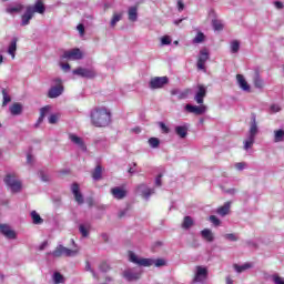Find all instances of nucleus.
Wrapping results in <instances>:
<instances>
[{"label":"nucleus","mask_w":284,"mask_h":284,"mask_svg":"<svg viewBox=\"0 0 284 284\" xmlns=\"http://www.w3.org/2000/svg\"><path fill=\"white\" fill-rule=\"evenodd\" d=\"M48 112H50V106H43L40 109V116L36 122L34 128H39V125L43 123V119H45V114H48Z\"/></svg>","instance_id":"obj_26"},{"label":"nucleus","mask_w":284,"mask_h":284,"mask_svg":"<svg viewBox=\"0 0 284 284\" xmlns=\"http://www.w3.org/2000/svg\"><path fill=\"white\" fill-rule=\"evenodd\" d=\"M149 145L150 148L156 149L159 145H161V140H159V138H150Z\"/></svg>","instance_id":"obj_43"},{"label":"nucleus","mask_w":284,"mask_h":284,"mask_svg":"<svg viewBox=\"0 0 284 284\" xmlns=\"http://www.w3.org/2000/svg\"><path fill=\"white\" fill-rule=\"evenodd\" d=\"M209 17H211V19H216V11H214V9H211L209 12Z\"/></svg>","instance_id":"obj_64"},{"label":"nucleus","mask_w":284,"mask_h":284,"mask_svg":"<svg viewBox=\"0 0 284 284\" xmlns=\"http://www.w3.org/2000/svg\"><path fill=\"white\" fill-rule=\"evenodd\" d=\"M201 236L204 239V241H207L209 243H213L214 241V233H212V230L204 229L201 231Z\"/></svg>","instance_id":"obj_27"},{"label":"nucleus","mask_w":284,"mask_h":284,"mask_svg":"<svg viewBox=\"0 0 284 284\" xmlns=\"http://www.w3.org/2000/svg\"><path fill=\"white\" fill-rule=\"evenodd\" d=\"M17 38H13L8 47V54H10V57H12V59H14L16 54H17Z\"/></svg>","instance_id":"obj_28"},{"label":"nucleus","mask_w":284,"mask_h":284,"mask_svg":"<svg viewBox=\"0 0 284 284\" xmlns=\"http://www.w3.org/2000/svg\"><path fill=\"white\" fill-rule=\"evenodd\" d=\"M233 267H234L235 272H237V274H241V273L245 272V270H251L252 263H244L242 265L234 264Z\"/></svg>","instance_id":"obj_32"},{"label":"nucleus","mask_w":284,"mask_h":284,"mask_svg":"<svg viewBox=\"0 0 284 284\" xmlns=\"http://www.w3.org/2000/svg\"><path fill=\"white\" fill-rule=\"evenodd\" d=\"M139 265L141 267H152V265H154V260H152V258H140Z\"/></svg>","instance_id":"obj_39"},{"label":"nucleus","mask_w":284,"mask_h":284,"mask_svg":"<svg viewBox=\"0 0 284 284\" xmlns=\"http://www.w3.org/2000/svg\"><path fill=\"white\" fill-rule=\"evenodd\" d=\"M187 130L189 125H176L175 126V134L179 135L180 139H186L187 138Z\"/></svg>","instance_id":"obj_22"},{"label":"nucleus","mask_w":284,"mask_h":284,"mask_svg":"<svg viewBox=\"0 0 284 284\" xmlns=\"http://www.w3.org/2000/svg\"><path fill=\"white\" fill-rule=\"evenodd\" d=\"M79 232L80 234H82L83 239H88V236L90 235V231L83 224H80Z\"/></svg>","instance_id":"obj_46"},{"label":"nucleus","mask_w":284,"mask_h":284,"mask_svg":"<svg viewBox=\"0 0 284 284\" xmlns=\"http://www.w3.org/2000/svg\"><path fill=\"white\" fill-rule=\"evenodd\" d=\"M49 254H52L54 258H61V256L72 257L79 254V250H70L63 245H58L55 250Z\"/></svg>","instance_id":"obj_4"},{"label":"nucleus","mask_w":284,"mask_h":284,"mask_svg":"<svg viewBox=\"0 0 284 284\" xmlns=\"http://www.w3.org/2000/svg\"><path fill=\"white\" fill-rule=\"evenodd\" d=\"M21 10H23V4L17 3L14 7H7L6 12L8 14H16L21 12Z\"/></svg>","instance_id":"obj_31"},{"label":"nucleus","mask_w":284,"mask_h":284,"mask_svg":"<svg viewBox=\"0 0 284 284\" xmlns=\"http://www.w3.org/2000/svg\"><path fill=\"white\" fill-rule=\"evenodd\" d=\"M141 274H143V270L141 266H136L124 270L122 276L125 278V281L132 283V281H139V278H141Z\"/></svg>","instance_id":"obj_5"},{"label":"nucleus","mask_w":284,"mask_h":284,"mask_svg":"<svg viewBox=\"0 0 284 284\" xmlns=\"http://www.w3.org/2000/svg\"><path fill=\"white\" fill-rule=\"evenodd\" d=\"M33 14H45V4L43 3L42 0H37L33 6H28L27 7Z\"/></svg>","instance_id":"obj_15"},{"label":"nucleus","mask_w":284,"mask_h":284,"mask_svg":"<svg viewBox=\"0 0 284 284\" xmlns=\"http://www.w3.org/2000/svg\"><path fill=\"white\" fill-rule=\"evenodd\" d=\"M30 216L32 219L33 225H41L43 223V220L41 219V215H39L37 211H32L30 213Z\"/></svg>","instance_id":"obj_36"},{"label":"nucleus","mask_w":284,"mask_h":284,"mask_svg":"<svg viewBox=\"0 0 284 284\" xmlns=\"http://www.w3.org/2000/svg\"><path fill=\"white\" fill-rule=\"evenodd\" d=\"M271 278L274 284H284L283 277L278 276V274H273Z\"/></svg>","instance_id":"obj_52"},{"label":"nucleus","mask_w":284,"mask_h":284,"mask_svg":"<svg viewBox=\"0 0 284 284\" xmlns=\"http://www.w3.org/2000/svg\"><path fill=\"white\" fill-rule=\"evenodd\" d=\"M212 27H213V30L221 32V30H223L224 28L223 21L219 19H212Z\"/></svg>","instance_id":"obj_38"},{"label":"nucleus","mask_w":284,"mask_h":284,"mask_svg":"<svg viewBox=\"0 0 284 284\" xmlns=\"http://www.w3.org/2000/svg\"><path fill=\"white\" fill-rule=\"evenodd\" d=\"M61 68H62V70H64V72H69L70 64L69 63H61Z\"/></svg>","instance_id":"obj_63"},{"label":"nucleus","mask_w":284,"mask_h":284,"mask_svg":"<svg viewBox=\"0 0 284 284\" xmlns=\"http://www.w3.org/2000/svg\"><path fill=\"white\" fill-rule=\"evenodd\" d=\"M271 112H281V106L278 104L271 105Z\"/></svg>","instance_id":"obj_60"},{"label":"nucleus","mask_w":284,"mask_h":284,"mask_svg":"<svg viewBox=\"0 0 284 284\" xmlns=\"http://www.w3.org/2000/svg\"><path fill=\"white\" fill-rule=\"evenodd\" d=\"M61 59H67V61H81V59H83V52H81L79 48L67 50L61 55Z\"/></svg>","instance_id":"obj_8"},{"label":"nucleus","mask_w":284,"mask_h":284,"mask_svg":"<svg viewBox=\"0 0 284 284\" xmlns=\"http://www.w3.org/2000/svg\"><path fill=\"white\" fill-rule=\"evenodd\" d=\"M210 223H212L215 227L221 225V220L216 217V215H210L209 217Z\"/></svg>","instance_id":"obj_49"},{"label":"nucleus","mask_w":284,"mask_h":284,"mask_svg":"<svg viewBox=\"0 0 284 284\" xmlns=\"http://www.w3.org/2000/svg\"><path fill=\"white\" fill-rule=\"evenodd\" d=\"M0 234H3L6 239H10V240L17 239V233L12 231V229L8 224H0Z\"/></svg>","instance_id":"obj_17"},{"label":"nucleus","mask_w":284,"mask_h":284,"mask_svg":"<svg viewBox=\"0 0 284 284\" xmlns=\"http://www.w3.org/2000/svg\"><path fill=\"white\" fill-rule=\"evenodd\" d=\"M3 181L7 187H9V190L12 192V194H18V192H21V187H23L19 178H17V174L14 173H8L4 176Z\"/></svg>","instance_id":"obj_3"},{"label":"nucleus","mask_w":284,"mask_h":284,"mask_svg":"<svg viewBox=\"0 0 284 284\" xmlns=\"http://www.w3.org/2000/svg\"><path fill=\"white\" fill-rule=\"evenodd\" d=\"M235 168H236V170L242 172V170H245V168H247V163H245V162H237V163H235Z\"/></svg>","instance_id":"obj_56"},{"label":"nucleus","mask_w":284,"mask_h":284,"mask_svg":"<svg viewBox=\"0 0 284 284\" xmlns=\"http://www.w3.org/2000/svg\"><path fill=\"white\" fill-rule=\"evenodd\" d=\"M172 38L170 36H164L161 38V45H171Z\"/></svg>","instance_id":"obj_51"},{"label":"nucleus","mask_w":284,"mask_h":284,"mask_svg":"<svg viewBox=\"0 0 284 284\" xmlns=\"http://www.w3.org/2000/svg\"><path fill=\"white\" fill-rule=\"evenodd\" d=\"M210 60V51L207 49H202L200 51V57L197 59V70H205V63Z\"/></svg>","instance_id":"obj_11"},{"label":"nucleus","mask_w":284,"mask_h":284,"mask_svg":"<svg viewBox=\"0 0 284 284\" xmlns=\"http://www.w3.org/2000/svg\"><path fill=\"white\" fill-rule=\"evenodd\" d=\"M256 134H258V125L256 124V114H252L248 135L244 141V150H250L252 145H254V141H256Z\"/></svg>","instance_id":"obj_2"},{"label":"nucleus","mask_w":284,"mask_h":284,"mask_svg":"<svg viewBox=\"0 0 284 284\" xmlns=\"http://www.w3.org/2000/svg\"><path fill=\"white\" fill-rule=\"evenodd\" d=\"M230 207H232V202H225L223 206L216 210V214L220 216H227L230 214Z\"/></svg>","instance_id":"obj_23"},{"label":"nucleus","mask_w":284,"mask_h":284,"mask_svg":"<svg viewBox=\"0 0 284 284\" xmlns=\"http://www.w3.org/2000/svg\"><path fill=\"white\" fill-rule=\"evenodd\" d=\"M190 92H192V90H190V89H185L184 91H181L180 89L171 90L172 97L178 95L179 101H182V99H187V97H190Z\"/></svg>","instance_id":"obj_19"},{"label":"nucleus","mask_w":284,"mask_h":284,"mask_svg":"<svg viewBox=\"0 0 284 284\" xmlns=\"http://www.w3.org/2000/svg\"><path fill=\"white\" fill-rule=\"evenodd\" d=\"M284 141V130L278 129L274 131V143H283Z\"/></svg>","instance_id":"obj_33"},{"label":"nucleus","mask_w":284,"mask_h":284,"mask_svg":"<svg viewBox=\"0 0 284 284\" xmlns=\"http://www.w3.org/2000/svg\"><path fill=\"white\" fill-rule=\"evenodd\" d=\"M90 119L94 128H108L112 123V112L105 106H95L90 111Z\"/></svg>","instance_id":"obj_1"},{"label":"nucleus","mask_w":284,"mask_h":284,"mask_svg":"<svg viewBox=\"0 0 284 284\" xmlns=\"http://www.w3.org/2000/svg\"><path fill=\"white\" fill-rule=\"evenodd\" d=\"M111 194L113 199H116L118 201H121L128 196V191L121 186H115L111 189Z\"/></svg>","instance_id":"obj_18"},{"label":"nucleus","mask_w":284,"mask_h":284,"mask_svg":"<svg viewBox=\"0 0 284 284\" xmlns=\"http://www.w3.org/2000/svg\"><path fill=\"white\" fill-rule=\"evenodd\" d=\"M159 128L161 129L162 134H170V128L163 122H159Z\"/></svg>","instance_id":"obj_54"},{"label":"nucleus","mask_w":284,"mask_h":284,"mask_svg":"<svg viewBox=\"0 0 284 284\" xmlns=\"http://www.w3.org/2000/svg\"><path fill=\"white\" fill-rule=\"evenodd\" d=\"M161 179H163V173H160V174L155 178V185H158V187H161V185H162Z\"/></svg>","instance_id":"obj_58"},{"label":"nucleus","mask_w":284,"mask_h":284,"mask_svg":"<svg viewBox=\"0 0 284 284\" xmlns=\"http://www.w3.org/2000/svg\"><path fill=\"white\" fill-rule=\"evenodd\" d=\"M71 192H72L78 205H83L84 200H83V194H81V189L79 186V183H73L71 185Z\"/></svg>","instance_id":"obj_16"},{"label":"nucleus","mask_w":284,"mask_h":284,"mask_svg":"<svg viewBox=\"0 0 284 284\" xmlns=\"http://www.w3.org/2000/svg\"><path fill=\"white\" fill-rule=\"evenodd\" d=\"M99 270L100 272H110V264H108V262H102L100 265H99Z\"/></svg>","instance_id":"obj_53"},{"label":"nucleus","mask_w":284,"mask_h":284,"mask_svg":"<svg viewBox=\"0 0 284 284\" xmlns=\"http://www.w3.org/2000/svg\"><path fill=\"white\" fill-rule=\"evenodd\" d=\"M178 10L179 12H183L185 10V3H183V0H178Z\"/></svg>","instance_id":"obj_57"},{"label":"nucleus","mask_w":284,"mask_h":284,"mask_svg":"<svg viewBox=\"0 0 284 284\" xmlns=\"http://www.w3.org/2000/svg\"><path fill=\"white\" fill-rule=\"evenodd\" d=\"M70 139H71L72 143H74L75 145H79L80 149H82L83 151L87 150L85 143L83 142V139H81V138H79V136H77L74 134H71Z\"/></svg>","instance_id":"obj_29"},{"label":"nucleus","mask_w":284,"mask_h":284,"mask_svg":"<svg viewBox=\"0 0 284 284\" xmlns=\"http://www.w3.org/2000/svg\"><path fill=\"white\" fill-rule=\"evenodd\" d=\"M253 83L257 90H263L264 83H263V79H261V73L258 72V70H255V73L253 77Z\"/></svg>","instance_id":"obj_24"},{"label":"nucleus","mask_w":284,"mask_h":284,"mask_svg":"<svg viewBox=\"0 0 284 284\" xmlns=\"http://www.w3.org/2000/svg\"><path fill=\"white\" fill-rule=\"evenodd\" d=\"M34 17V13L27 7L24 13L21 17V26H30V21H32V18Z\"/></svg>","instance_id":"obj_20"},{"label":"nucleus","mask_w":284,"mask_h":284,"mask_svg":"<svg viewBox=\"0 0 284 284\" xmlns=\"http://www.w3.org/2000/svg\"><path fill=\"white\" fill-rule=\"evenodd\" d=\"M241 50V42L239 40H234L231 42V52L232 54H236Z\"/></svg>","instance_id":"obj_42"},{"label":"nucleus","mask_w":284,"mask_h":284,"mask_svg":"<svg viewBox=\"0 0 284 284\" xmlns=\"http://www.w3.org/2000/svg\"><path fill=\"white\" fill-rule=\"evenodd\" d=\"M53 83H55V85L51 87L48 91L49 99H57L63 94V84L61 83V79H53Z\"/></svg>","instance_id":"obj_6"},{"label":"nucleus","mask_w":284,"mask_h":284,"mask_svg":"<svg viewBox=\"0 0 284 284\" xmlns=\"http://www.w3.org/2000/svg\"><path fill=\"white\" fill-rule=\"evenodd\" d=\"M205 41V34L203 32H199L193 39V43H203Z\"/></svg>","instance_id":"obj_47"},{"label":"nucleus","mask_w":284,"mask_h":284,"mask_svg":"<svg viewBox=\"0 0 284 284\" xmlns=\"http://www.w3.org/2000/svg\"><path fill=\"white\" fill-rule=\"evenodd\" d=\"M2 108H6V105H8V103H10V101H12V98L10 97V94H8V90L2 89Z\"/></svg>","instance_id":"obj_40"},{"label":"nucleus","mask_w":284,"mask_h":284,"mask_svg":"<svg viewBox=\"0 0 284 284\" xmlns=\"http://www.w3.org/2000/svg\"><path fill=\"white\" fill-rule=\"evenodd\" d=\"M102 174L103 170L101 169V165H98L92 173L93 181H101Z\"/></svg>","instance_id":"obj_37"},{"label":"nucleus","mask_w":284,"mask_h":284,"mask_svg":"<svg viewBox=\"0 0 284 284\" xmlns=\"http://www.w3.org/2000/svg\"><path fill=\"white\" fill-rule=\"evenodd\" d=\"M207 278V268L203 266H196L195 276L193 283H203Z\"/></svg>","instance_id":"obj_13"},{"label":"nucleus","mask_w":284,"mask_h":284,"mask_svg":"<svg viewBox=\"0 0 284 284\" xmlns=\"http://www.w3.org/2000/svg\"><path fill=\"white\" fill-rule=\"evenodd\" d=\"M73 74L82 77V79H94V77H97V71L94 69H85L80 67L73 70Z\"/></svg>","instance_id":"obj_10"},{"label":"nucleus","mask_w":284,"mask_h":284,"mask_svg":"<svg viewBox=\"0 0 284 284\" xmlns=\"http://www.w3.org/2000/svg\"><path fill=\"white\" fill-rule=\"evenodd\" d=\"M153 265H155V267H163V266H165V260H163V258L154 260Z\"/></svg>","instance_id":"obj_55"},{"label":"nucleus","mask_w":284,"mask_h":284,"mask_svg":"<svg viewBox=\"0 0 284 284\" xmlns=\"http://www.w3.org/2000/svg\"><path fill=\"white\" fill-rule=\"evenodd\" d=\"M139 19V9L136 7L129 8V21H136Z\"/></svg>","instance_id":"obj_30"},{"label":"nucleus","mask_w":284,"mask_h":284,"mask_svg":"<svg viewBox=\"0 0 284 284\" xmlns=\"http://www.w3.org/2000/svg\"><path fill=\"white\" fill-rule=\"evenodd\" d=\"M129 260L131 263H135V265H139V262L141 261V258H139V256H136L132 251L129 252Z\"/></svg>","instance_id":"obj_45"},{"label":"nucleus","mask_w":284,"mask_h":284,"mask_svg":"<svg viewBox=\"0 0 284 284\" xmlns=\"http://www.w3.org/2000/svg\"><path fill=\"white\" fill-rule=\"evenodd\" d=\"M237 83L244 92H250V84H247V81L245 80V77L242 74L236 75Z\"/></svg>","instance_id":"obj_25"},{"label":"nucleus","mask_w":284,"mask_h":284,"mask_svg":"<svg viewBox=\"0 0 284 284\" xmlns=\"http://www.w3.org/2000/svg\"><path fill=\"white\" fill-rule=\"evenodd\" d=\"M53 283L54 284L65 283V277H63V275L60 274L59 272H54L53 273Z\"/></svg>","instance_id":"obj_41"},{"label":"nucleus","mask_w":284,"mask_h":284,"mask_svg":"<svg viewBox=\"0 0 284 284\" xmlns=\"http://www.w3.org/2000/svg\"><path fill=\"white\" fill-rule=\"evenodd\" d=\"M205 97H207V88L202 84H199L197 91L194 97V101H196L199 105H203Z\"/></svg>","instance_id":"obj_12"},{"label":"nucleus","mask_w":284,"mask_h":284,"mask_svg":"<svg viewBox=\"0 0 284 284\" xmlns=\"http://www.w3.org/2000/svg\"><path fill=\"white\" fill-rule=\"evenodd\" d=\"M41 181H43L44 183L50 182V174H48V168H42L39 172H38Z\"/></svg>","instance_id":"obj_35"},{"label":"nucleus","mask_w":284,"mask_h":284,"mask_svg":"<svg viewBox=\"0 0 284 284\" xmlns=\"http://www.w3.org/2000/svg\"><path fill=\"white\" fill-rule=\"evenodd\" d=\"M121 19H123V14H121V13L113 14V18L111 20V28H114V26H116V23H119V21H121Z\"/></svg>","instance_id":"obj_44"},{"label":"nucleus","mask_w":284,"mask_h":284,"mask_svg":"<svg viewBox=\"0 0 284 284\" xmlns=\"http://www.w3.org/2000/svg\"><path fill=\"white\" fill-rule=\"evenodd\" d=\"M170 83V78L168 77H155L152 78L149 82L150 90H161L162 88H165Z\"/></svg>","instance_id":"obj_7"},{"label":"nucleus","mask_w":284,"mask_h":284,"mask_svg":"<svg viewBox=\"0 0 284 284\" xmlns=\"http://www.w3.org/2000/svg\"><path fill=\"white\" fill-rule=\"evenodd\" d=\"M129 174H136V163L133 162V166H130Z\"/></svg>","instance_id":"obj_61"},{"label":"nucleus","mask_w":284,"mask_h":284,"mask_svg":"<svg viewBox=\"0 0 284 284\" xmlns=\"http://www.w3.org/2000/svg\"><path fill=\"white\" fill-rule=\"evenodd\" d=\"M224 239L226 241L236 242V241H239V235H236L234 233H227L224 235Z\"/></svg>","instance_id":"obj_50"},{"label":"nucleus","mask_w":284,"mask_h":284,"mask_svg":"<svg viewBox=\"0 0 284 284\" xmlns=\"http://www.w3.org/2000/svg\"><path fill=\"white\" fill-rule=\"evenodd\" d=\"M136 192H138V194H141V196H143V199H145V201H149L150 196H152V194H154V189H150L149 186H146V184H140L136 187Z\"/></svg>","instance_id":"obj_14"},{"label":"nucleus","mask_w":284,"mask_h":284,"mask_svg":"<svg viewBox=\"0 0 284 284\" xmlns=\"http://www.w3.org/2000/svg\"><path fill=\"white\" fill-rule=\"evenodd\" d=\"M193 225H194V220L192 219V216L190 215L184 216V220L182 223L183 230H190V227H192Z\"/></svg>","instance_id":"obj_34"},{"label":"nucleus","mask_w":284,"mask_h":284,"mask_svg":"<svg viewBox=\"0 0 284 284\" xmlns=\"http://www.w3.org/2000/svg\"><path fill=\"white\" fill-rule=\"evenodd\" d=\"M9 112L12 114V116H19L23 113V104L16 102L9 108Z\"/></svg>","instance_id":"obj_21"},{"label":"nucleus","mask_w":284,"mask_h":284,"mask_svg":"<svg viewBox=\"0 0 284 284\" xmlns=\"http://www.w3.org/2000/svg\"><path fill=\"white\" fill-rule=\"evenodd\" d=\"M60 118H61V114H59V113H53V114H51V115L49 116V123H50L51 125H54V124L59 121Z\"/></svg>","instance_id":"obj_48"},{"label":"nucleus","mask_w":284,"mask_h":284,"mask_svg":"<svg viewBox=\"0 0 284 284\" xmlns=\"http://www.w3.org/2000/svg\"><path fill=\"white\" fill-rule=\"evenodd\" d=\"M274 6L277 10H283L284 8L283 2L281 1H274Z\"/></svg>","instance_id":"obj_62"},{"label":"nucleus","mask_w":284,"mask_h":284,"mask_svg":"<svg viewBox=\"0 0 284 284\" xmlns=\"http://www.w3.org/2000/svg\"><path fill=\"white\" fill-rule=\"evenodd\" d=\"M77 30L80 32L81 36L85 34V26L78 24Z\"/></svg>","instance_id":"obj_59"},{"label":"nucleus","mask_w":284,"mask_h":284,"mask_svg":"<svg viewBox=\"0 0 284 284\" xmlns=\"http://www.w3.org/2000/svg\"><path fill=\"white\" fill-rule=\"evenodd\" d=\"M184 110H186V112H190V114H195L196 116H201L202 114H205V112H207V106L203 104H200V105L186 104L184 106Z\"/></svg>","instance_id":"obj_9"}]
</instances>
